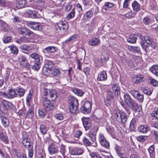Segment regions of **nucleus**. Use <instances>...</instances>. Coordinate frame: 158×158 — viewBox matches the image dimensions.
Here are the masks:
<instances>
[{"instance_id":"f257e3e1","label":"nucleus","mask_w":158,"mask_h":158,"mask_svg":"<svg viewBox=\"0 0 158 158\" xmlns=\"http://www.w3.org/2000/svg\"><path fill=\"white\" fill-rule=\"evenodd\" d=\"M139 37L140 40V44L146 52L148 51V49L147 48L150 45L154 49L156 47L157 45L156 43L151 37L143 36L142 35H139Z\"/></svg>"},{"instance_id":"f03ea898","label":"nucleus","mask_w":158,"mask_h":158,"mask_svg":"<svg viewBox=\"0 0 158 158\" xmlns=\"http://www.w3.org/2000/svg\"><path fill=\"white\" fill-rule=\"evenodd\" d=\"M124 98L125 102L129 107L133 110L136 111L138 109V106L137 103L134 102L129 95L127 93L124 95Z\"/></svg>"},{"instance_id":"7ed1b4c3","label":"nucleus","mask_w":158,"mask_h":158,"mask_svg":"<svg viewBox=\"0 0 158 158\" xmlns=\"http://www.w3.org/2000/svg\"><path fill=\"white\" fill-rule=\"evenodd\" d=\"M55 28L58 32H64L68 29V23L66 21H60L55 25Z\"/></svg>"},{"instance_id":"20e7f679","label":"nucleus","mask_w":158,"mask_h":158,"mask_svg":"<svg viewBox=\"0 0 158 158\" xmlns=\"http://www.w3.org/2000/svg\"><path fill=\"white\" fill-rule=\"evenodd\" d=\"M78 100L75 98H71V102L69 103V110L70 112L73 114L77 113L78 112Z\"/></svg>"},{"instance_id":"39448f33","label":"nucleus","mask_w":158,"mask_h":158,"mask_svg":"<svg viewBox=\"0 0 158 158\" xmlns=\"http://www.w3.org/2000/svg\"><path fill=\"white\" fill-rule=\"evenodd\" d=\"M56 92L54 90L46 89L44 92L43 98H48V99L54 101L56 98Z\"/></svg>"},{"instance_id":"423d86ee","label":"nucleus","mask_w":158,"mask_h":158,"mask_svg":"<svg viewBox=\"0 0 158 158\" xmlns=\"http://www.w3.org/2000/svg\"><path fill=\"white\" fill-rule=\"evenodd\" d=\"M12 106V104L10 102L6 100L3 101L1 103L0 110L1 112L0 113L6 114L8 112V110L11 109Z\"/></svg>"},{"instance_id":"0eeeda50","label":"nucleus","mask_w":158,"mask_h":158,"mask_svg":"<svg viewBox=\"0 0 158 158\" xmlns=\"http://www.w3.org/2000/svg\"><path fill=\"white\" fill-rule=\"evenodd\" d=\"M43 105L44 108L47 111L51 110L54 109L55 107L54 102L50 101L48 98H43Z\"/></svg>"},{"instance_id":"6e6552de","label":"nucleus","mask_w":158,"mask_h":158,"mask_svg":"<svg viewBox=\"0 0 158 158\" xmlns=\"http://www.w3.org/2000/svg\"><path fill=\"white\" fill-rule=\"evenodd\" d=\"M43 51L46 56L52 58L54 56L51 55V54L56 52L57 48L53 46H48L44 48Z\"/></svg>"},{"instance_id":"1a4fd4ad","label":"nucleus","mask_w":158,"mask_h":158,"mask_svg":"<svg viewBox=\"0 0 158 158\" xmlns=\"http://www.w3.org/2000/svg\"><path fill=\"white\" fill-rule=\"evenodd\" d=\"M115 117L117 121L119 123H125L127 120L126 114L125 112L122 111L116 112L115 114Z\"/></svg>"},{"instance_id":"9d476101","label":"nucleus","mask_w":158,"mask_h":158,"mask_svg":"<svg viewBox=\"0 0 158 158\" xmlns=\"http://www.w3.org/2000/svg\"><path fill=\"white\" fill-rule=\"evenodd\" d=\"M20 65L27 69L30 68V65L26 57L23 55H20L18 58Z\"/></svg>"},{"instance_id":"9b49d317","label":"nucleus","mask_w":158,"mask_h":158,"mask_svg":"<svg viewBox=\"0 0 158 158\" xmlns=\"http://www.w3.org/2000/svg\"><path fill=\"white\" fill-rule=\"evenodd\" d=\"M22 143L25 148H29L31 145V140L28 138V135L25 132L23 133Z\"/></svg>"},{"instance_id":"f8f14e48","label":"nucleus","mask_w":158,"mask_h":158,"mask_svg":"<svg viewBox=\"0 0 158 158\" xmlns=\"http://www.w3.org/2000/svg\"><path fill=\"white\" fill-rule=\"evenodd\" d=\"M98 130V127H95L94 128L91 129L88 134V136L91 139V141L93 142H95V146H97L96 143V135Z\"/></svg>"},{"instance_id":"ddd939ff","label":"nucleus","mask_w":158,"mask_h":158,"mask_svg":"<svg viewBox=\"0 0 158 158\" xmlns=\"http://www.w3.org/2000/svg\"><path fill=\"white\" fill-rule=\"evenodd\" d=\"M98 139L102 146L106 148H109V143L106 139L102 133L99 134L98 136Z\"/></svg>"},{"instance_id":"4468645a","label":"nucleus","mask_w":158,"mask_h":158,"mask_svg":"<svg viewBox=\"0 0 158 158\" xmlns=\"http://www.w3.org/2000/svg\"><path fill=\"white\" fill-rule=\"evenodd\" d=\"M92 107V104L89 101L86 102L83 106L80 108L81 111L84 113H88L91 110Z\"/></svg>"},{"instance_id":"2eb2a0df","label":"nucleus","mask_w":158,"mask_h":158,"mask_svg":"<svg viewBox=\"0 0 158 158\" xmlns=\"http://www.w3.org/2000/svg\"><path fill=\"white\" fill-rule=\"evenodd\" d=\"M5 114L0 113V118L2 125L5 128L8 127L9 125V120L5 116Z\"/></svg>"},{"instance_id":"dca6fc26","label":"nucleus","mask_w":158,"mask_h":158,"mask_svg":"<svg viewBox=\"0 0 158 158\" xmlns=\"http://www.w3.org/2000/svg\"><path fill=\"white\" fill-rule=\"evenodd\" d=\"M48 150L49 153L51 155L56 154L58 152V147L54 144H50L48 147Z\"/></svg>"},{"instance_id":"f3484780","label":"nucleus","mask_w":158,"mask_h":158,"mask_svg":"<svg viewBox=\"0 0 158 158\" xmlns=\"http://www.w3.org/2000/svg\"><path fill=\"white\" fill-rule=\"evenodd\" d=\"M82 121L85 130L89 129L90 126L89 118V117H83L82 118Z\"/></svg>"},{"instance_id":"a211bd4d","label":"nucleus","mask_w":158,"mask_h":158,"mask_svg":"<svg viewBox=\"0 0 158 158\" xmlns=\"http://www.w3.org/2000/svg\"><path fill=\"white\" fill-rule=\"evenodd\" d=\"M28 26L34 30L39 31L41 29V27L39 23L34 22H30L28 23Z\"/></svg>"},{"instance_id":"6ab92c4d","label":"nucleus","mask_w":158,"mask_h":158,"mask_svg":"<svg viewBox=\"0 0 158 158\" xmlns=\"http://www.w3.org/2000/svg\"><path fill=\"white\" fill-rule=\"evenodd\" d=\"M84 152L82 148H73L71 151V154L73 155H80L82 154Z\"/></svg>"},{"instance_id":"aec40b11","label":"nucleus","mask_w":158,"mask_h":158,"mask_svg":"<svg viewBox=\"0 0 158 158\" xmlns=\"http://www.w3.org/2000/svg\"><path fill=\"white\" fill-rule=\"evenodd\" d=\"M100 40L98 38L95 37L89 40L88 44L91 46H97L100 44Z\"/></svg>"},{"instance_id":"412c9836","label":"nucleus","mask_w":158,"mask_h":158,"mask_svg":"<svg viewBox=\"0 0 158 158\" xmlns=\"http://www.w3.org/2000/svg\"><path fill=\"white\" fill-rule=\"evenodd\" d=\"M0 141L6 144L8 143V137L5 133L2 131L0 130Z\"/></svg>"},{"instance_id":"4be33fe9","label":"nucleus","mask_w":158,"mask_h":158,"mask_svg":"<svg viewBox=\"0 0 158 158\" xmlns=\"http://www.w3.org/2000/svg\"><path fill=\"white\" fill-rule=\"evenodd\" d=\"M93 15V12L91 10H89L84 14L83 19L85 21H88L92 17Z\"/></svg>"},{"instance_id":"5701e85b","label":"nucleus","mask_w":158,"mask_h":158,"mask_svg":"<svg viewBox=\"0 0 158 158\" xmlns=\"http://www.w3.org/2000/svg\"><path fill=\"white\" fill-rule=\"evenodd\" d=\"M107 78V74L106 72L103 71L98 74L97 79L98 81H103L106 80Z\"/></svg>"},{"instance_id":"b1692460","label":"nucleus","mask_w":158,"mask_h":158,"mask_svg":"<svg viewBox=\"0 0 158 158\" xmlns=\"http://www.w3.org/2000/svg\"><path fill=\"white\" fill-rule=\"evenodd\" d=\"M54 66V64L51 61H47L45 64L44 67V70L48 69L49 71H51Z\"/></svg>"},{"instance_id":"393cba45","label":"nucleus","mask_w":158,"mask_h":158,"mask_svg":"<svg viewBox=\"0 0 158 158\" xmlns=\"http://www.w3.org/2000/svg\"><path fill=\"white\" fill-rule=\"evenodd\" d=\"M19 48L22 52L25 53H27L31 49V47L30 46L25 44L21 45L19 47Z\"/></svg>"},{"instance_id":"a878e982","label":"nucleus","mask_w":158,"mask_h":158,"mask_svg":"<svg viewBox=\"0 0 158 158\" xmlns=\"http://www.w3.org/2000/svg\"><path fill=\"white\" fill-rule=\"evenodd\" d=\"M15 89H9L7 94V97L10 98H12L16 97Z\"/></svg>"},{"instance_id":"bb28decb","label":"nucleus","mask_w":158,"mask_h":158,"mask_svg":"<svg viewBox=\"0 0 158 158\" xmlns=\"http://www.w3.org/2000/svg\"><path fill=\"white\" fill-rule=\"evenodd\" d=\"M16 97H21L23 96L24 95L25 90L21 88H19L15 89Z\"/></svg>"},{"instance_id":"cd10ccee","label":"nucleus","mask_w":158,"mask_h":158,"mask_svg":"<svg viewBox=\"0 0 158 158\" xmlns=\"http://www.w3.org/2000/svg\"><path fill=\"white\" fill-rule=\"evenodd\" d=\"M16 6L18 9L24 7L26 4L25 0H16Z\"/></svg>"},{"instance_id":"c85d7f7f","label":"nucleus","mask_w":158,"mask_h":158,"mask_svg":"<svg viewBox=\"0 0 158 158\" xmlns=\"http://www.w3.org/2000/svg\"><path fill=\"white\" fill-rule=\"evenodd\" d=\"M34 115V106H31L28 110L26 115V117L27 118H32Z\"/></svg>"},{"instance_id":"c756f323","label":"nucleus","mask_w":158,"mask_h":158,"mask_svg":"<svg viewBox=\"0 0 158 158\" xmlns=\"http://www.w3.org/2000/svg\"><path fill=\"white\" fill-rule=\"evenodd\" d=\"M149 130V128L147 125H141L139 126V131L142 133H146Z\"/></svg>"},{"instance_id":"7c9ffc66","label":"nucleus","mask_w":158,"mask_h":158,"mask_svg":"<svg viewBox=\"0 0 158 158\" xmlns=\"http://www.w3.org/2000/svg\"><path fill=\"white\" fill-rule=\"evenodd\" d=\"M114 4L111 2H107L105 3L104 6L102 7V9L105 11L108 10V9L113 7Z\"/></svg>"},{"instance_id":"2f4dec72","label":"nucleus","mask_w":158,"mask_h":158,"mask_svg":"<svg viewBox=\"0 0 158 158\" xmlns=\"http://www.w3.org/2000/svg\"><path fill=\"white\" fill-rule=\"evenodd\" d=\"M150 70L153 73L158 76V65H153L150 68Z\"/></svg>"},{"instance_id":"473e14b6","label":"nucleus","mask_w":158,"mask_h":158,"mask_svg":"<svg viewBox=\"0 0 158 158\" xmlns=\"http://www.w3.org/2000/svg\"><path fill=\"white\" fill-rule=\"evenodd\" d=\"M77 37V35H74L67 39L65 41L66 44H69L70 43H73L74 41H75Z\"/></svg>"},{"instance_id":"72a5a7b5","label":"nucleus","mask_w":158,"mask_h":158,"mask_svg":"<svg viewBox=\"0 0 158 158\" xmlns=\"http://www.w3.org/2000/svg\"><path fill=\"white\" fill-rule=\"evenodd\" d=\"M137 40L136 36L134 34H131L128 38L127 39V41L130 43H135Z\"/></svg>"},{"instance_id":"f704fd0d","label":"nucleus","mask_w":158,"mask_h":158,"mask_svg":"<svg viewBox=\"0 0 158 158\" xmlns=\"http://www.w3.org/2000/svg\"><path fill=\"white\" fill-rule=\"evenodd\" d=\"M52 74L54 76L57 78H59L60 75V72L59 69L57 68L53 69L52 72Z\"/></svg>"},{"instance_id":"c9c22d12","label":"nucleus","mask_w":158,"mask_h":158,"mask_svg":"<svg viewBox=\"0 0 158 158\" xmlns=\"http://www.w3.org/2000/svg\"><path fill=\"white\" fill-rule=\"evenodd\" d=\"M72 91L80 97L82 96L84 94L83 91L77 88H74L73 89Z\"/></svg>"},{"instance_id":"e433bc0d","label":"nucleus","mask_w":158,"mask_h":158,"mask_svg":"<svg viewBox=\"0 0 158 158\" xmlns=\"http://www.w3.org/2000/svg\"><path fill=\"white\" fill-rule=\"evenodd\" d=\"M0 5L4 7H10L12 6V3L10 1H5L2 0Z\"/></svg>"},{"instance_id":"4c0bfd02","label":"nucleus","mask_w":158,"mask_h":158,"mask_svg":"<svg viewBox=\"0 0 158 158\" xmlns=\"http://www.w3.org/2000/svg\"><path fill=\"white\" fill-rule=\"evenodd\" d=\"M35 158H45V154L43 150H40L36 155Z\"/></svg>"},{"instance_id":"58836bf2","label":"nucleus","mask_w":158,"mask_h":158,"mask_svg":"<svg viewBox=\"0 0 158 158\" xmlns=\"http://www.w3.org/2000/svg\"><path fill=\"white\" fill-rule=\"evenodd\" d=\"M83 4L87 7H90L93 4L92 0H82Z\"/></svg>"},{"instance_id":"ea45409f","label":"nucleus","mask_w":158,"mask_h":158,"mask_svg":"<svg viewBox=\"0 0 158 158\" xmlns=\"http://www.w3.org/2000/svg\"><path fill=\"white\" fill-rule=\"evenodd\" d=\"M38 113L39 116L42 118L47 114V110L45 109H40L38 110Z\"/></svg>"},{"instance_id":"a19ab883","label":"nucleus","mask_w":158,"mask_h":158,"mask_svg":"<svg viewBox=\"0 0 158 158\" xmlns=\"http://www.w3.org/2000/svg\"><path fill=\"white\" fill-rule=\"evenodd\" d=\"M40 61L35 62L34 64L32 67V69L38 71L40 67Z\"/></svg>"},{"instance_id":"79ce46f5","label":"nucleus","mask_w":158,"mask_h":158,"mask_svg":"<svg viewBox=\"0 0 158 158\" xmlns=\"http://www.w3.org/2000/svg\"><path fill=\"white\" fill-rule=\"evenodd\" d=\"M136 15L135 13H133L131 10H130L128 13L124 15L127 19H131L134 17Z\"/></svg>"},{"instance_id":"37998d69","label":"nucleus","mask_w":158,"mask_h":158,"mask_svg":"<svg viewBox=\"0 0 158 158\" xmlns=\"http://www.w3.org/2000/svg\"><path fill=\"white\" fill-rule=\"evenodd\" d=\"M31 57L34 59L35 62L40 61V59L39 55L36 53H32L30 55Z\"/></svg>"},{"instance_id":"c03bdc74","label":"nucleus","mask_w":158,"mask_h":158,"mask_svg":"<svg viewBox=\"0 0 158 158\" xmlns=\"http://www.w3.org/2000/svg\"><path fill=\"white\" fill-rule=\"evenodd\" d=\"M11 51V53L14 54H17L18 52V50L17 48L14 46H10L9 47Z\"/></svg>"},{"instance_id":"a18cd8bd","label":"nucleus","mask_w":158,"mask_h":158,"mask_svg":"<svg viewBox=\"0 0 158 158\" xmlns=\"http://www.w3.org/2000/svg\"><path fill=\"white\" fill-rule=\"evenodd\" d=\"M75 16V11L74 8L73 9L71 12L66 17V19H69L74 17Z\"/></svg>"},{"instance_id":"49530a36","label":"nucleus","mask_w":158,"mask_h":158,"mask_svg":"<svg viewBox=\"0 0 158 158\" xmlns=\"http://www.w3.org/2000/svg\"><path fill=\"white\" fill-rule=\"evenodd\" d=\"M150 81L149 83L152 85L156 87L158 86V81L150 77L149 78Z\"/></svg>"},{"instance_id":"de8ad7c7","label":"nucleus","mask_w":158,"mask_h":158,"mask_svg":"<svg viewBox=\"0 0 158 158\" xmlns=\"http://www.w3.org/2000/svg\"><path fill=\"white\" fill-rule=\"evenodd\" d=\"M40 132L43 134H45L48 130V128L43 124L40 125Z\"/></svg>"},{"instance_id":"09e8293b","label":"nucleus","mask_w":158,"mask_h":158,"mask_svg":"<svg viewBox=\"0 0 158 158\" xmlns=\"http://www.w3.org/2000/svg\"><path fill=\"white\" fill-rule=\"evenodd\" d=\"M107 131L108 133L110 134L111 135L114 134V130L113 127H107L106 128Z\"/></svg>"},{"instance_id":"8fccbe9b","label":"nucleus","mask_w":158,"mask_h":158,"mask_svg":"<svg viewBox=\"0 0 158 158\" xmlns=\"http://www.w3.org/2000/svg\"><path fill=\"white\" fill-rule=\"evenodd\" d=\"M89 155L92 158H103L98 154L96 152H91Z\"/></svg>"},{"instance_id":"3c124183","label":"nucleus","mask_w":158,"mask_h":158,"mask_svg":"<svg viewBox=\"0 0 158 158\" xmlns=\"http://www.w3.org/2000/svg\"><path fill=\"white\" fill-rule=\"evenodd\" d=\"M152 134L154 137L156 142L158 143V131L153 130L152 131Z\"/></svg>"},{"instance_id":"603ef678","label":"nucleus","mask_w":158,"mask_h":158,"mask_svg":"<svg viewBox=\"0 0 158 158\" xmlns=\"http://www.w3.org/2000/svg\"><path fill=\"white\" fill-rule=\"evenodd\" d=\"M154 145H151L148 148V151L150 153L151 157L153 156V153L154 152Z\"/></svg>"},{"instance_id":"864d4df0","label":"nucleus","mask_w":158,"mask_h":158,"mask_svg":"<svg viewBox=\"0 0 158 158\" xmlns=\"http://www.w3.org/2000/svg\"><path fill=\"white\" fill-rule=\"evenodd\" d=\"M132 7L134 11L137 12L138 11V3L135 1L132 4Z\"/></svg>"},{"instance_id":"5fc2aeb1","label":"nucleus","mask_w":158,"mask_h":158,"mask_svg":"<svg viewBox=\"0 0 158 158\" xmlns=\"http://www.w3.org/2000/svg\"><path fill=\"white\" fill-rule=\"evenodd\" d=\"M32 94L31 91H30L26 98V101L27 105L29 106L30 105L29 102L32 99Z\"/></svg>"},{"instance_id":"6e6d98bb","label":"nucleus","mask_w":158,"mask_h":158,"mask_svg":"<svg viewBox=\"0 0 158 158\" xmlns=\"http://www.w3.org/2000/svg\"><path fill=\"white\" fill-rule=\"evenodd\" d=\"M131 93L135 98L138 100V91L131 90Z\"/></svg>"},{"instance_id":"4d7b16f0","label":"nucleus","mask_w":158,"mask_h":158,"mask_svg":"<svg viewBox=\"0 0 158 158\" xmlns=\"http://www.w3.org/2000/svg\"><path fill=\"white\" fill-rule=\"evenodd\" d=\"M83 142L84 144L86 146H90L91 145V142L85 137H84L83 138Z\"/></svg>"},{"instance_id":"13d9d810","label":"nucleus","mask_w":158,"mask_h":158,"mask_svg":"<svg viewBox=\"0 0 158 158\" xmlns=\"http://www.w3.org/2000/svg\"><path fill=\"white\" fill-rule=\"evenodd\" d=\"M146 81V78L145 75L143 74L139 75V83L144 82Z\"/></svg>"},{"instance_id":"bf43d9fd","label":"nucleus","mask_w":158,"mask_h":158,"mask_svg":"<svg viewBox=\"0 0 158 158\" xmlns=\"http://www.w3.org/2000/svg\"><path fill=\"white\" fill-rule=\"evenodd\" d=\"M60 152L62 154V155L64 156V157L65 158V146L64 145H61L60 146Z\"/></svg>"},{"instance_id":"052dcab7","label":"nucleus","mask_w":158,"mask_h":158,"mask_svg":"<svg viewBox=\"0 0 158 158\" xmlns=\"http://www.w3.org/2000/svg\"><path fill=\"white\" fill-rule=\"evenodd\" d=\"M134 121L132 120L130 124V128L131 131H135V124L134 123Z\"/></svg>"},{"instance_id":"680f3d73","label":"nucleus","mask_w":158,"mask_h":158,"mask_svg":"<svg viewBox=\"0 0 158 158\" xmlns=\"http://www.w3.org/2000/svg\"><path fill=\"white\" fill-rule=\"evenodd\" d=\"M27 28L24 27H21L19 28L18 31L20 34L24 35L25 31H26Z\"/></svg>"},{"instance_id":"e2e57ef3","label":"nucleus","mask_w":158,"mask_h":158,"mask_svg":"<svg viewBox=\"0 0 158 158\" xmlns=\"http://www.w3.org/2000/svg\"><path fill=\"white\" fill-rule=\"evenodd\" d=\"M56 118L58 120H62L63 119L64 117L63 115L61 114H57L55 115Z\"/></svg>"},{"instance_id":"0e129e2a","label":"nucleus","mask_w":158,"mask_h":158,"mask_svg":"<svg viewBox=\"0 0 158 158\" xmlns=\"http://www.w3.org/2000/svg\"><path fill=\"white\" fill-rule=\"evenodd\" d=\"M151 21V19L146 17L144 18L143 19V23L145 25L148 24Z\"/></svg>"},{"instance_id":"69168bd1","label":"nucleus","mask_w":158,"mask_h":158,"mask_svg":"<svg viewBox=\"0 0 158 158\" xmlns=\"http://www.w3.org/2000/svg\"><path fill=\"white\" fill-rule=\"evenodd\" d=\"M0 23L3 29V30L5 31H6L7 30L6 24L4 22L2 21H0Z\"/></svg>"},{"instance_id":"338daca9","label":"nucleus","mask_w":158,"mask_h":158,"mask_svg":"<svg viewBox=\"0 0 158 158\" xmlns=\"http://www.w3.org/2000/svg\"><path fill=\"white\" fill-rule=\"evenodd\" d=\"M128 48L131 51L133 52H138L137 50V47H134L131 46H128Z\"/></svg>"},{"instance_id":"774afa93","label":"nucleus","mask_w":158,"mask_h":158,"mask_svg":"<svg viewBox=\"0 0 158 158\" xmlns=\"http://www.w3.org/2000/svg\"><path fill=\"white\" fill-rule=\"evenodd\" d=\"M151 114L152 116L154 117L156 119L158 120V110H154L153 111Z\"/></svg>"}]
</instances>
